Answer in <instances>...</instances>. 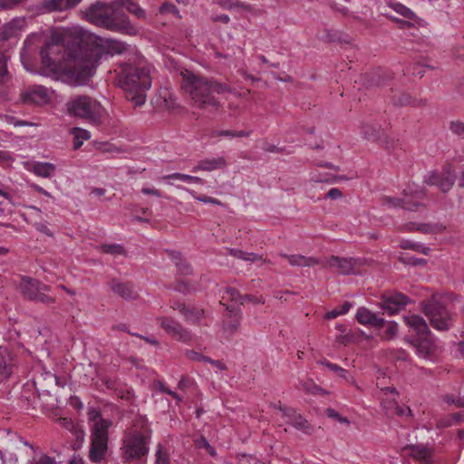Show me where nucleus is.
Segmentation results:
<instances>
[{
	"label": "nucleus",
	"instance_id": "79ce46f5",
	"mask_svg": "<svg viewBox=\"0 0 464 464\" xmlns=\"http://www.w3.org/2000/svg\"><path fill=\"white\" fill-rule=\"evenodd\" d=\"M195 445L198 448H204L208 452L210 456H216L215 449L208 443L207 439L204 436H201L198 440H195Z\"/></svg>",
	"mask_w": 464,
	"mask_h": 464
},
{
	"label": "nucleus",
	"instance_id": "052dcab7",
	"mask_svg": "<svg viewBox=\"0 0 464 464\" xmlns=\"http://www.w3.org/2000/svg\"><path fill=\"white\" fill-rule=\"evenodd\" d=\"M328 369L333 371V372H336L340 377H342L343 379H347L348 372L345 369L340 367L339 365L334 364H334H329L328 365Z\"/></svg>",
	"mask_w": 464,
	"mask_h": 464
},
{
	"label": "nucleus",
	"instance_id": "49530a36",
	"mask_svg": "<svg viewBox=\"0 0 464 464\" xmlns=\"http://www.w3.org/2000/svg\"><path fill=\"white\" fill-rule=\"evenodd\" d=\"M325 414L328 418L335 419L341 423H344L347 425L350 424V420L347 418L341 416L336 411H334L332 408L326 409Z\"/></svg>",
	"mask_w": 464,
	"mask_h": 464
},
{
	"label": "nucleus",
	"instance_id": "a878e982",
	"mask_svg": "<svg viewBox=\"0 0 464 464\" xmlns=\"http://www.w3.org/2000/svg\"><path fill=\"white\" fill-rule=\"evenodd\" d=\"M410 455L412 458L420 460L421 464H430L431 463V461L430 459V453L429 450L424 446H420V445L411 446L410 447Z\"/></svg>",
	"mask_w": 464,
	"mask_h": 464
},
{
	"label": "nucleus",
	"instance_id": "412c9836",
	"mask_svg": "<svg viewBox=\"0 0 464 464\" xmlns=\"http://www.w3.org/2000/svg\"><path fill=\"white\" fill-rule=\"evenodd\" d=\"M13 358L7 347L0 346V383L6 381L13 371Z\"/></svg>",
	"mask_w": 464,
	"mask_h": 464
},
{
	"label": "nucleus",
	"instance_id": "680f3d73",
	"mask_svg": "<svg viewBox=\"0 0 464 464\" xmlns=\"http://www.w3.org/2000/svg\"><path fill=\"white\" fill-rule=\"evenodd\" d=\"M72 133L77 137V139H82V140H89L91 137L88 130L80 128H73Z\"/></svg>",
	"mask_w": 464,
	"mask_h": 464
},
{
	"label": "nucleus",
	"instance_id": "37998d69",
	"mask_svg": "<svg viewBox=\"0 0 464 464\" xmlns=\"http://www.w3.org/2000/svg\"><path fill=\"white\" fill-rule=\"evenodd\" d=\"M169 454L163 452V447L161 444L158 445L156 452V464H169Z\"/></svg>",
	"mask_w": 464,
	"mask_h": 464
},
{
	"label": "nucleus",
	"instance_id": "ddd939ff",
	"mask_svg": "<svg viewBox=\"0 0 464 464\" xmlns=\"http://www.w3.org/2000/svg\"><path fill=\"white\" fill-rule=\"evenodd\" d=\"M158 322L161 328H163L166 333L171 335L173 338L179 342L187 343L191 339L190 332L184 328L179 322L174 320L171 317H158Z\"/></svg>",
	"mask_w": 464,
	"mask_h": 464
},
{
	"label": "nucleus",
	"instance_id": "cd10ccee",
	"mask_svg": "<svg viewBox=\"0 0 464 464\" xmlns=\"http://www.w3.org/2000/svg\"><path fill=\"white\" fill-rule=\"evenodd\" d=\"M286 423L306 434H310L312 431V426L301 414L295 415L294 418H292L291 420H287Z\"/></svg>",
	"mask_w": 464,
	"mask_h": 464
},
{
	"label": "nucleus",
	"instance_id": "6e6d98bb",
	"mask_svg": "<svg viewBox=\"0 0 464 464\" xmlns=\"http://www.w3.org/2000/svg\"><path fill=\"white\" fill-rule=\"evenodd\" d=\"M7 73L6 57L0 52V83L4 82V78Z\"/></svg>",
	"mask_w": 464,
	"mask_h": 464
},
{
	"label": "nucleus",
	"instance_id": "338daca9",
	"mask_svg": "<svg viewBox=\"0 0 464 464\" xmlns=\"http://www.w3.org/2000/svg\"><path fill=\"white\" fill-rule=\"evenodd\" d=\"M195 198L197 200L204 202V203H210V204H215V205H222V203L218 199L211 198V197L198 196V197H195Z\"/></svg>",
	"mask_w": 464,
	"mask_h": 464
},
{
	"label": "nucleus",
	"instance_id": "2eb2a0df",
	"mask_svg": "<svg viewBox=\"0 0 464 464\" xmlns=\"http://www.w3.org/2000/svg\"><path fill=\"white\" fill-rule=\"evenodd\" d=\"M456 176L450 166H447L441 172L434 171L430 173L425 180L427 184L437 186L442 192H448L455 182Z\"/></svg>",
	"mask_w": 464,
	"mask_h": 464
},
{
	"label": "nucleus",
	"instance_id": "4d7b16f0",
	"mask_svg": "<svg viewBox=\"0 0 464 464\" xmlns=\"http://www.w3.org/2000/svg\"><path fill=\"white\" fill-rule=\"evenodd\" d=\"M394 413L398 416L411 415V409L407 406H400L397 402H392Z\"/></svg>",
	"mask_w": 464,
	"mask_h": 464
},
{
	"label": "nucleus",
	"instance_id": "f8f14e48",
	"mask_svg": "<svg viewBox=\"0 0 464 464\" xmlns=\"http://www.w3.org/2000/svg\"><path fill=\"white\" fill-rule=\"evenodd\" d=\"M359 265H361L359 259L332 256L324 261L323 267L334 269L341 275H350L354 274V269Z\"/></svg>",
	"mask_w": 464,
	"mask_h": 464
},
{
	"label": "nucleus",
	"instance_id": "1a4fd4ad",
	"mask_svg": "<svg viewBox=\"0 0 464 464\" xmlns=\"http://www.w3.org/2000/svg\"><path fill=\"white\" fill-rule=\"evenodd\" d=\"M19 290L25 299L30 301L39 302L43 304H52L54 299L45 292L50 290L49 285L40 282L39 280L23 276L19 284Z\"/></svg>",
	"mask_w": 464,
	"mask_h": 464
},
{
	"label": "nucleus",
	"instance_id": "e2e57ef3",
	"mask_svg": "<svg viewBox=\"0 0 464 464\" xmlns=\"http://www.w3.org/2000/svg\"><path fill=\"white\" fill-rule=\"evenodd\" d=\"M343 196L342 191L338 188H332L326 194L325 198L339 199Z\"/></svg>",
	"mask_w": 464,
	"mask_h": 464
},
{
	"label": "nucleus",
	"instance_id": "c9c22d12",
	"mask_svg": "<svg viewBox=\"0 0 464 464\" xmlns=\"http://www.w3.org/2000/svg\"><path fill=\"white\" fill-rule=\"evenodd\" d=\"M166 179H180L182 181H185V182H195V183H198V184H203L204 181L201 178H198V177H195V176H190V175H187V174H181V173H172V174H169L166 177Z\"/></svg>",
	"mask_w": 464,
	"mask_h": 464
},
{
	"label": "nucleus",
	"instance_id": "c03bdc74",
	"mask_svg": "<svg viewBox=\"0 0 464 464\" xmlns=\"http://www.w3.org/2000/svg\"><path fill=\"white\" fill-rule=\"evenodd\" d=\"M126 9L130 13L136 15L138 18H145V16H146L145 11L134 2L130 3L127 5Z\"/></svg>",
	"mask_w": 464,
	"mask_h": 464
},
{
	"label": "nucleus",
	"instance_id": "bb28decb",
	"mask_svg": "<svg viewBox=\"0 0 464 464\" xmlns=\"http://www.w3.org/2000/svg\"><path fill=\"white\" fill-rule=\"evenodd\" d=\"M54 169L55 166L49 162H38L33 167L34 173L42 178H50Z\"/></svg>",
	"mask_w": 464,
	"mask_h": 464
},
{
	"label": "nucleus",
	"instance_id": "5fc2aeb1",
	"mask_svg": "<svg viewBox=\"0 0 464 464\" xmlns=\"http://www.w3.org/2000/svg\"><path fill=\"white\" fill-rule=\"evenodd\" d=\"M160 14H179V10L176 7V5L171 3H168V2L164 3L160 7Z\"/></svg>",
	"mask_w": 464,
	"mask_h": 464
},
{
	"label": "nucleus",
	"instance_id": "603ef678",
	"mask_svg": "<svg viewBox=\"0 0 464 464\" xmlns=\"http://www.w3.org/2000/svg\"><path fill=\"white\" fill-rule=\"evenodd\" d=\"M450 130L456 135L464 134V122L456 121H450Z\"/></svg>",
	"mask_w": 464,
	"mask_h": 464
},
{
	"label": "nucleus",
	"instance_id": "ea45409f",
	"mask_svg": "<svg viewBox=\"0 0 464 464\" xmlns=\"http://www.w3.org/2000/svg\"><path fill=\"white\" fill-rule=\"evenodd\" d=\"M115 394L121 400H125L126 401L133 404L134 402V393L132 391L127 388H118L115 389Z\"/></svg>",
	"mask_w": 464,
	"mask_h": 464
},
{
	"label": "nucleus",
	"instance_id": "0eeeda50",
	"mask_svg": "<svg viewBox=\"0 0 464 464\" xmlns=\"http://www.w3.org/2000/svg\"><path fill=\"white\" fill-rule=\"evenodd\" d=\"M422 313L430 325L438 331H448L453 325V318L446 306L434 296L420 303Z\"/></svg>",
	"mask_w": 464,
	"mask_h": 464
},
{
	"label": "nucleus",
	"instance_id": "9b49d317",
	"mask_svg": "<svg viewBox=\"0 0 464 464\" xmlns=\"http://www.w3.org/2000/svg\"><path fill=\"white\" fill-rule=\"evenodd\" d=\"M410 302V298L402 293L386 292L381 296L380 307L390 315L402 310Z\"/></svg>",
	"mask_w": 464,
	"mask_h": 464
},
{
	"label": "nucleus",
	"instance_id": "a19ab883",
	"mask_svg": "<svg viewBox=\"0 0 464 464\" xmlns=\"http://www.w3.org/2000/svg\"><path fill=\"white\" fill-rule=\"evenodd\" d=\"M217 136H226L229 138H240V137H248L250 135V131L246 130H220L216 132Z\"/></svg>",
	"mask_w": 464,
	"mask_h": 464
},
{
	"label": "nucleus",
	"instance_id": "09e8293b",
	"mask_svg": "<svg viewBox=\"0 0 464 464\" xmlns=\"http://www.w3.org/2000/svg\"><path fill=\"white\" fill-rule=\"evenodd\" d=\"M364 77L369 86H380L382 84V79L378 72L366 73Z\"/></svg>",
	"mask_w": 464,
	"mask_h": 464
},
{
	"label": "nucleus",
	"instance_id": "393cba45",
	"mask_svg": "<svg viewBox=\"0 0 464 464\" xmlns=\"http://www.w3.org/2000/svg\"><path fill=\"white\" fill-rule=\"evenodd\" d=\"M382 130L379 124L363 123L362 125V132L363 137L369 140L376 141L382 140Z\"/></svg>",
	"mask_w": 464,
	"mask_h": 464
},
{
	"label": "nucleus",
	"instance_id": "423d86ee",
	"mask_svg": "<svg viewBox=\"0 0 464 464\" xmlns=\"http://www.w3.org/2000/svg\"><path fill=\"white\" fill-rule=\"evenodd\" d=\"M71 116L83 119L90 123L97 124L102 117L100 102L87 95H76L66 103Z\"/></svg>",
	"mask_w": 464,
	"mask_h": 464
},
{
	"label": "nucleus",
	"instance_id": "8fccbe9b",
	"mask_svg": "<svg viewBox=\"0 0 464 464\" xmlns=\"http://www.w3.org/2000/svg\"><path fill=\"white\" fill-rule=\"evenodd\" d=\"M284 257L287 258L292 266H304V256L302 255H283Z\"/></svg>",
	"mask_w": 464,
	"mask_h": 464
},
{
	"label": "nucleus",
	"instance_id": "9d476101",
	"mask_svg": "<svg viewBox=\"0 0 464 464\" xmlns=\"http://www.w3.org/2000/svg\"><path fill=\"white\" fill-rule=\"evenodd\" d=\"M402 198H394L384 196L381 198L382 206L390 208H401L409 211H417L419 208H425V205L420 202L426 196L424 190H407L402 192Z\"/></svg>",
	"mask_w": 464,
	"mask_h": 464
},
{
	"label": "nucleus",
	"instance_id": "0e129e2a",
	"mask_svg": "<svg viewBox=\"0 0 464 464\" xmlns=\"http://www.w3.org/2000/svg\"><path fill=\"white\" fill-rule=\"evenodd\" d=\"M226 292L229 295L231 300H239L241 302L242 295L234 287H227Z\"/></svg>",
	"mask_w": 464,
	"mask_h": 464
},
{
	"label": "nucleus",
	"instance_id": "72a5a7b5",
	"mask_svg": "<svg viewBox=\"0 0 464 464\" xmlns=\"http://www.w3.org/2000/svg\"><path fill=\"white\" fill-rule=\"evenodd\" d=\"M101 250L105 254L112 256L126 255L124 247L119 244H102Z\"/></svg>",
	"mask_w": 464,
	"mask_h": 464
},
{
	"label": "nucleus",
	"instance_id": "7ed1b4c3",
	"mask_svg": "<svg viewBox=\"0 0 464 464\" xmlns=\"http://www.w3.org/2000/svg\"><path fill=\"white\" fill-rule=\"evenodd\" d=\"M84 17L90 23L110 31L130 35L137 34L129 16L123 12H117L110 3L97 1L92 4L84 12Z\"/></svg>",
	"mask_w": 464,
	"mask_h": 464
},
{
	"label": "nucleus",
	"instance_id": "4be33fe9",
	"mask_svg": "<svg viewBox=\"0 0 464 464\" xmlns=\"http://www.w3.org/2000/svg\"><path fill=\"white\" fill-rule=\"evenodd\" d=\"M48 99L46 89L43 86L35 87L23 94L24 103L43 104L47 102Z\"/></svg>",
	"mask_w": 464,
	"mask_h": 464
},
{
	"label": "nucleus",
	"instance_id": "864d4df0",
	"mask_svg": "<svg viewBox=\"0 0 464 464\" xmlns=\"http://www.w3.org/2000/svg\"><path fill=\"white\" fill-rule=\"evenodd\" d=\"M176 266L178 267L179 272L183 275H189L192 273V268L190 265L183 259H181L179 262H177Z\"/></svg>",
	"mask_w": 464,
	"mask_h": 464
},
{
	"label": "nucleus",
	"instance_id": "de8ad7c7",
	"mask_svg": "<svg viewBox=\"0 0 464 464\" xmlns=\"http://www.w3.org/2000/svg\"><path fill=\"white\" fill-rule=\"evenodd\" d=\"M26 0H0V10L13 9Z\"/></svg>",
	"mask_w": 464,
	"mask_h": 464
},
{
	"label": "nucleus",
	"instance_id": "39448f33",
	"mask_svg": "<svg viewBox=\"0 0 464 464\" xmlns=\"http://www.w3.org/2000/svg\"><path fill=\"white\" fill-rule=\"evenodd\" d=\"M139 423L140 424V430H135L124 440L123 450L126 459H138L146 456L149 452L148 444L151 430L148 428L147 420L143 417H140L134 426L138 427Z\"/></svg>",
	"mask_w": 464,
	"mask_h": 464
},
{
	"label": "nucleus",
	"instance_id": "c756f323",
	"mask_svg": "<svg viewBox=\"0 0 464 464\" xmlns=\"http://www.w3.org/2000/svg\"><path fill=\"white\" fill-rule=\"evenodd\" d=\"M227 251L230 256H232L236 258H238V259L246 260V261L254 262V261L262 259V256H258L255 253L244 252V251H242L240 249H237V248H228Z\"/></svg>",
	"mask_w": 464,
	"mask_h": 464
},
{
	"label": "nucleus",
	"instance_id": "69168bd1",
	"mask_svg": "<svg viewBox=\"0 0 464 464\" xmlns=\"http://www.w3.org/2000/svg\"><path fill=\"white\" fill-rule=\"evenodd\" d=\"M279 410L283 412L284 416L288 418V420H291V419L294 418L295 415L298 414L294 409L285 406H279Z\"/></svg>",
	"mask_w": 464,
	"mask_h": 464
},
{
	"label": "nucleus",
	"instance_id": "f03ea898",
	"mask_svg": "<svg viewBox=\"0 0 464 464\" xmlns=\"http://www.w3.org/2000/svg\"><path fill=\"white\" fill-rule=\"evenodd\" d=\"M180 75L182 77V89L189 94L195 106L199 109L211 107L218 110L220 102L214 97L213 93L224 94L231 91L226 83L208 79L189 70L182 71Z\"/></svg>",
	"mask_w": 464,
	"mask_h": 464
},
{
	"label": "nucleus",
	"instance_id": "13d9d810",
	"mask_svg": "<svg viewBox=\"0 0 464 464\" xmlns=\"http://www.w3.org/2000/svg\"><path fill=\"white\" fill-rule=\"evenodd\" d=\"M400 247L402 249H412L418 251L420 248V244L414 243L411 240H402L400 244Z\"/></svg>",
	"mask_w": 464,
	"mask_h": 464
},
{
	"label": "nucleus",
	"instance_id": "bf43d9fd",
	"mask_svg": "<svg viewBox=\"0 0 464 464\" xmlns=\"http://www.w3.org/2000/svg\"><path fill=\"white\" fill-rule=\"evenodd\" d=\"M34 227L37 231L46 235L49 237H53V232L48 228L47 225L38 222L34 224Z\"/></svg>",
	"mask_w": 464,
	"mask_h": 464
},
{
	"label": "nucleus",
	"instance_id": "58836bf2",
	"mask_svg": "<svg viewBox=\"0 0 464 464\" xmlns=\"http://www.w3.org/2000/svg\"><path fill=\"white\" fill-rule=\"evenodd\" d=\"M393 9L395 12H397L398 14H400L401 15H402L403 17H405L407 19L414 20L417 18V16L413 11H411L410 8H408L407 6H405L401 4L394 5Z\"/></svg>",
	"mask_w": 464,
	"mask_h": 464
},
{
	"label": "nucleus",
	"instance_id": "7c9ffc66",
	"mask_svg": "<svg viewBox=\"0 0 464 464\" xmlns=\"http://www.w3.org/2000/svg\"><path fill=\"white\" fill-rule=\"evenodd\" d=\"M464 421V412H456L451 415L440 418L438 420L439 427H450L454 423Z\"/></svg>",
	"mask_w": 464,
	"mask_h": 464
},
{
	"label": "nucleus",
	"instance_id": "2f4dec72",
	"mask_svg": "<svg viewBox=\"0 0 464 464\" xmlns=\"http://www.w3.org/2000/svg\"><path fill=\"white\" fill-rule=\"evenodd\" d=\"M182 314L186 317L187 320L192 321L194 324H198L204 315V310L196 307L186 306L185 313H182Z\"/></svg>",
	"mask_w": 464,
	"mask_h": 464
},
{
	"label": "nucleus",
	"instance_id": "a18cd8bd",
	"mask_svg": "<svg viewBox=\"0 0 464 464\" xmlns=\"http://www.w3.org/2000/svg\"><path fill=\"white\" fill-rule=\"evenodd\" d=\"M398 331V325L395 322H389L387 325V329L385 330L382 338L390 340L393 338Z\"/></svg>",
	"mask_w": 464,
	"mask_h": 464
},
{
	"label": "nucleus",
	"instance_id": "a211bd4d",
	"mask_svg": "<svg viewBox=\"0 0 464 464\" xmlns=\"http://www.w3.org/2000/svg\"><path fill=\"white\" fill-rule=\"evenodd\" d=\"M108 285L114 294L127 301L135 300L138 297L131 282H121L113 278L108 283Z\"/></svg>",
	"mask_w": 464,
	"mask_h": 464
},
{
	"label": "nucleus",
	"instance_id": "5701e85b",
	"mask_svg": "<svg viewBox=\"0 0 464 464\" xmlns=\"http://www.w3.org/2000/svg\"><path fill=\"white\" fill-rule=\"evenodd\" d=\"M227 166V161L223 157L205 159L199 160L198 164L193 168L192 171L197 172L198 170L212 171L218 169H224Z\"/></svg>",
	"mask_w": 464,
	"mask_h": 464
},
{
	"label": "nucleus",
	"instance_id": "f257e3e1",
	"mask_svg": "<svg viewBox=\"0 0 464 464\" xmlns=\"http://www.w3.org/2000/svg\"><path fill=\"white\" fill-rule=\"evenodd\" d=\"M97 40L101 39L81 36L65 46L61 34H54L49 38L34 34L25 39L21 55L34 53L43 44L39 53L43 69L46 72H66L79 83H85L93 75L96 65L105 53L103 46Z\"/></svg>",
	"mask_w": 464,
	"mask_h": 464
},
{
	"label": "nucleus",
	"instance_id": "4468645a",
	"mask_svg": "<svg viewBox=\"0 0 464 464\" xmlns=\"http://www.w3.org/2000/svg\"><path fill=\"white\" fill-rule=\"evenodd\" d=\"M158 322L161 328H163L166 333L171 335L173 338L179 342L187 343L191 339L190 332L184 328L179 322L174 320L171 317H158Z\"/></svg>",
	"mask_w": 464,
	"mask_h": 464
},
{
	"label": "nucleus",
	"instance_id": "e433bc0d",
	"mask_svg": "<svg viewBox=\"0 0 464 464\" xmlns=\"http://www.w3.org/2000/svg\"><path fill=\"white\" fill-rule=\"evenodd\" d=\"M127 50L126 44L122 42L116 40L108 41V51L111 54H121Z\"/></svg>",
	"mask_w": 464,
	"mask_h": 464
},
{
	"label": "nucleus",
	"instance_id": "aec40b11",
	"mask_svg": "<svg viewBox=\"0 0 464 464\" xmlns=\"http://www.w3.org/2000/svg\"><path fill=\"white\" fill-rule=\"evenodd\" d=\"M356 320L361 324L382 328L385 324L383 318L378 317L374 313L365 307H360L356 313Z\"/></svg>",
	"mask_w": 464,
	"mask_h": 464
},
{
	"label": "nucleus",
	"instance_id": "774afa93",
	"mask_svg": "<svg viewBox=\"0 0 464 464\" xmlns=\"http://www.w3.org/2000/svg\"><path fill=\"white\" fill-rule=\"evenodd\" d=\"M263 149L265 151L271 153H283L285 151V148H279L273 144H266Z\"/></svg>",
	"mask_w": 464,
	"mask_h": 464
},
{
	"label": "nucleus",
	"instance_id": "dca6fc26",
	"mask_svg": "<svg viewBox=\"0 0 464 464\" xmlns=\"http://www.w3.org/2000/svg\"><path fill=\"white\" fill-rule=\"evenodd\" d=\"M82 0H44L37 9L41 13L63 12L75 7Z\"/></svg>",
	"mask_w": 464,
	"mask_h": 464
},
{
	"label": "nucleus",
	"instance_id": "f3484780",
	"mask_svg": "<svg viewBox=\"0 0 464 464\" xmlns=\"http://www.w3.org/2000/svg\"><path fill=\"white\" fill-rule=\"evenodd\" d=\"M392 94L390 96L391 102L394 106H412V107H425L427 100L416 99L411 97L409 93L401 91H394L391 89Z\"/></svg>",
	"mask_w": 464,
	"mask_h": 464
},
{
	"label": "nucleus",
	"instance_id": "473e14b6",
	"mask_svg": "<svg viewBox=\"0 0 464 464\" xmlns=\"http://www.w3.org/2000/svg\"><path fill=\"white\" fill-rule=\"evenodd\" d=\"M17 30H18V28H17L16 24L13 22L4 24L0 28L1 40L7 41L8 39L12 38L13 36H14L16 34Z\"/></svg>",
	"mask_w": 464,
	"mask_h": 464
},
{
	"label": "nucleus",
	"instance_id": "3c124183",
	"mask_svg": "<svg viewBox=\"0 0 464 464\" xmlns=\"http://www.w3.org/2000/svg\"><path fill=\"white\" fill-rule=\"evenodd\" d=\"M245 302H250L254 304H265V299L263 298L262 295L256 296L253 295H244L241 297L240 304H243Z\"/></svg>",
	"mask_w": 464,
	"mask_h": 464
},
{
	"label": "nucleus",
	"instance_id": "f704fd0d",
	"mask_svg": "<svg viewBox=\"0 0 464 464\" xmlns=\"http://www.w3.org/2000/svg\"><path fill=\"white\" fill-rule=\"evenodd\" d=\"M409 231H419L423 234H430L433 232V227L429 223H416L411 222L406 225Z\"/></svg>",
	"mask_w": 464,
	"mask_h": 464
},
{
	"label": "nucleus",
	"instance_id": "6e6552de",
	"mask_svg": "<svg viewBox=\"0 0 464 464\" xmlns=\"http://www.w3.org/2000/svg\"><path fill=\"white\" fill-rule=\"evenodd\" d=\"M110 420H100L93 424L92 430V443L89 458L92 462L100 463L105 457L108 449V428Z\"/></svg>",
	"mask_w": 464,
	"mask_h": 464
},
{
	"label": "nucleus",
	"instance_id": "c85d7f7f",
	"mask_svg": "<svg viewBox=\"0 0 464 464\" xmlns=\"http://www.w3.org/2000/svg\"><path fill=\"white\" fill-rule=\"evenodd\" d=\"M316 37L324 43L343 42L344 41L341 34L334 30L324 29L317 33Z\"/></svg>",
	"mask_w": 464,
	"mask_h": 464
},
{
	"label": "nucleus",
	"instance_id": "20e7f679",
	"mask_svg": "<svg viewBox=\"0 0 464 464\" xmlns=\"http://www.w3.org/2000/svg\"><path fill=\"white\" fill-rule=\"evenodd\" d=\"M121 84L126 92V99L135 107L141 106L146 101V92L151 87L150 70L137 66L127 67Z\"/></svg>",
	"mask_w": 464,
	"mask_h": 464
},
{
	"label": "nucleus",
	"instance_id": "6ab92c4d",
	"mask_svg": "<svg viewBox=\"0 0 464 464\" xmlns=\"http://www.w3.org/2000/svg\"><path fill=\"white\" fill-rule=\"evenodd\" d=\"M411 343L416 347L418 353L424 358L429 357L437 348L435 341L431 338V333L419 335Z\"/></svg>",
	"mask_w": 464,
	"mask_h": 464
},
{
	"label": "nucleus",
	"instance_id": "b1692460",
	"mask_svg": "<svg viewBox=\"0 0 464 464\" xmlns=\"http://www.w3.org/2000/svg\"><path fill=\"white\" fill-rule=\"evenodd\" d=\"M404 319L407 325L412 328L418 336L422 334H430V330L429 329L426 321L420 315L412 314L405 317Z\"/></svg>",
	"mask_w": 464,
	"mask_h": 464
},
{
	"label": "nucleus",
	"instance_id": "4c0bfd02",
	"mask_svg": "<svg viewBox=\"0 0 464 464\" xmlns=\"http://www.w3.org/2000/svg\"><path fill=\"white\" fill-rule=\"evenodd\" d=\"M399 261L403 265L412 266H425L427 264V260L424 258H419L415 256H399Z\"/></svg>",
	"mask_w": 464,
	"mask_h": 464
}]
</instances>
